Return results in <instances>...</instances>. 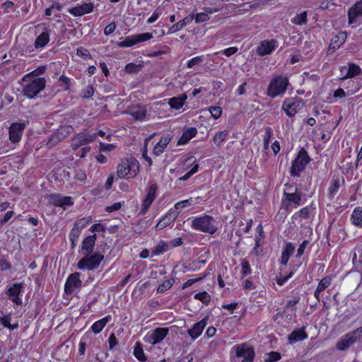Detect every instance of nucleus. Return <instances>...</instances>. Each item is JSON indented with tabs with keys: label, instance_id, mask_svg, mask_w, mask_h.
<instances>
[{
	"label": "nucleus",
	"instance_id": "nucleus-1",
	"mask_svg": "<svg viewBox=\"0 0 362 362\" xmlns=\"http://www.w3.org/2000/svg\"><path fill=\"white\" fill-rule=\"evenodd\" d=\"M30 78V74L23 76V81L27 83L23 86L22 93L27 98L32 99L45 88L46 80L40 77L29 81Z\"/></svg>",
	"mask_w": 362,
	"mask_h": 362
},
{
	"label": "nucleus",
	"instance_id": "nucleus-2",
	"mask_svg": "<svg viewBox=\"0 0 362 362\" xmlns=\"http://www.w3.org/2000/svg\"><path fill=\"white\" fill-rule=\"evenodd\" d=\"M139 164L133 158L122 160L117 169V175L119 178H132L139 173Z\"/></svg>",
	"mask_w": 362,
	"mask_h": 362
},
{
	"label": "nucleus",
	"instance_id": "nucleus-3",
	"mask_svg": "<svg viewBox=\"0 0 362 362\" xmlns=\"http://www.w3.org/2000/svg\"><path fill=\"white\" fill-rule=\"evenodd\" d=\"M192 226L196 230L209 234H214L217 230L214 224L213 217L207 215L194 218L192 221Z\"/></svg>",
	"mask_w": 362,
	"mask_h": 362
},
{
	"label": "nucleus",
	"instance_id": "nucleus-4",
	"mask_svg": "<svg viewBox=\"0 0 362 362\" xmlns=\"http://www.w3.org/2000/svg\"><path fill=\"white\" fill-rule=\"evenodd\" d=\"M361 338L362 327H360L344 335L341 339L337 341L336 347L339 350L344 351Z\"/></svg>",
	"mask_w": 362,
	"mask_h": 362
},
{
	"label": "nucleus",
	"instance_id": "nucleus-5",
	"mask_svg": "<svg viewBox=\"0 0 362 362\" xmlns=\"http://www.w3.org/2000/svg\"><path fill=\"white\" fill-rule=\"evenodd\" d=\"M288 80L286 77L279 76L274 78L267 88V95L274 98L284 93L288 86Z\"/></svg>",
	"mask_w": 362,
	"mask_h": 362
},
{
	"label": "nucleus",
	"instance_id": "nucleus-6",
	"mask_svg": "<svg viewBox=\"0 0 362 362\" xmlns=\"http://www.w3.org/2000/svg\"><path fill=\"white\" fill-rule=\"evenodd\" d=\"M104 259V255L100 253L84 255V257L78 262L79 269L93 270L98 268Z\"/></svg>",
	"mask_w": 362,
	"mask_h": 362
},
{
	"label": "nucleus",
	"instance_id": "nucleus-7",
	"mask_svg": "<svg viewBox=\"0 0 362 362\" xmlns=\"http://www.w3.org/2000/svg\"><path fill=\"white\" fill-rule=\"evenodd\" d=\"M310 162V157L307 152L303 148L301 149L297 157L292 163L291 168V175L293 177H298L300 172H302L307 164Z\"/></svg>",
	"mask_w": 362,
	"mask_h": 362
},
{
	"label": "nucleus",
	"instance_id": "nucleus-8",
	"mask_svg": "<svg viewBox=\"0 0 362 362\" xmlns=\"http://www.w3.org/2000/svg\"><path fill=\"white\" fill-rule=\"evenodd\" d=\"M168 333V328L158 327L147 334L144 337V341L152 345L161 342Z\"/></svg>",
	"mask_w": 362,
	"mask_h": 362
},
{
	"label": "nucleus",
	"instance_id": "nucleus-9",
	"mask_svg": "<svg viewBox=\"0 0 362 362\" xmlns=\"http://www.w3.org/2000/svg\"><path fill=\"white\" fill-rule=\"evenodd\" d=\"M153 37L150 33H144L139 35H131L125 37L124 40L119 43L121 47H132L139 42L147 41Z\"/></svg>",
	"mask_w": 362,
	"mask_h": 362
},
{
	"label": "nucleus",
	"instance_id": "nucleus-10",
	"mask_svg": "<svg viewBox=\"0 0 362 362\" xmlns=\"http://www.w3.org/2000/svg\"><path fill=\"white\" fill-rule=\"evenodd\" d=\"M235 354L237 357L243 358L242 362H252L255 352L252 348L246 344L237 345L235 347Z\"/></svg>",
	"mask_w": 362,
	"mask_h": 362
},
{
	"label": "nucleus",
	"instance_id": "nucleus-11",
	"mask_svg": "<svg viewBox=\"0 0 362 362\" xmlns=\"http://www.w3.org/2000/svg\"><path fill=\"white\" fill-rule=\"evenodd\" d=\"M96 138L97 136L95 134H88L86 133H79L74 137L71 146L73 149L76 150L80 146H84L95 141Z\"/></svg>",
	"mask_w": 362,
	"mask_h": 362
},
{
	"label": "nucleus",
	"instance_id": "nucleus-12",
	"mask_svg": "<svg viewBox=\"0 0 362 362\" xmlns=\"http://www.w3.org/2000/svg\"><path fill=\"white\" fill-rule=\"evenodd\" d=\"M361 71L359 66L355 64H349L340 68V78L342 80L352 78L360 74Z\"/></svg>",
	"mask_w": 362,
	"mask_h": 362
},
{
	"label": "nucleus",
	"instance_id": "nucleus-13",
	"mask_svg": "<svg viewBox=\"0 0 362 362\" xmlns=\"http://www.w3.org/2000/svg\"><path fill=\"white\" fill-rule=\"evenodd\" d=\"M25 127V124L21 122H14L9 127V139L13 142H18L22 136V133Z\"/></svg>",
	"mask_w": 362,
	"mask_h": 362
},
{
	"label": "nucleus",
	"instance_id": "nucleus-14",
	"mask_svg": "<svg viewBox=\"0 0 362 362\" xmlns=\"http://www.w3.org/2000/svg\"><path fill=\"white\" fill-rule=\"evenodd\" d=\"M79 276L80 274L77 272L71 274L69 276L64 286V291L66 293H71L76 288L81 287V281L79 279Z\"/></svg>",
	"mask_w": 362,
	"mask_h": 362
},
{
	"label": "nucleus",
	"instance_id": "nucleus-15",
	"mask_svg": "<svg viewBox=\"0 0 362 362\" xmlns=\"http://www.w3.org/2000/svg\"><path fill=\"white\" fill-rule=\"evenodd\" d=\"M348 15L349 24L358 21L359 18L362 16V0L356 3L349 8Z\"/></svg>",
	"mask_w": 362,
	"mask_h": 362
},
{
	"label": "nucleus",
	"instance_id": "nucleus-16",
	"mask_svg": "<svg viewBox=\"0 0 362 362\" xmlns=\"http://www.w3.org/2000/svg\"><path fill=\"white\" fill-rule=\"evenodd\" d=\"M300 105V102L294 101L293 99H288L284 103L282 108L288 117H293L297 113Z\"/></svg>",
	"mask_w": 362,
	"mask_h": 362
},
{
	"label": "nucleus",
	"instance_id": "nucleus-17",
	"mask_svg": "<svg viewBox=\"0 0 362 362\" xmlns=\"http://www.w3.org/2000/svg\"><path fill=\"white\" fill-rule=\"evenodd\" d=\"M179 211H173L169 212L157 223L156 226V230H160L170 225L173 221L176 219L179 214Z\"/></svg>",
	"mask_w": 362,
	"mask_h": 362
},
{
	"label": "nucleus",
	"instance_id": "nucleus-18",
	"mask_svg": "<svg viewBox=\"0 0 362 362\" xmlns=\"http://www.w3.org/2000/svg\"><path fill=\"white\" fill-rule=\"evenodd\" d=\"M156 185H152L141 206V213L145 214L156 198Z\"/></svg>",
	"mask_w": 362,
	"mask_h": 362
},
{
	"label": "nucleus",
	"instance_id": "nucleus-19",
	"mask_svg": "<svg viewBox=\"0 0 362 362\" xmlns=\"http://www.w3.org/2000/svg\"><path fill=\"white\" fill-rule=\"evenodd\" d=\"M93 9V5L91 3H86L80 6L71 8L69 12L74 16H81L90 13Z\"/></svg>",
	"mask_w": 362,
	"mask_h": 362
},
{
	"label": "nucleus",
	"instance_id": "nucleus-20",
	"mask_svg": "<svg viewBox=\"0 0 362 362\" xmlns=\"http://www.w3.org/2000/svg\"><path fill=\"white\" fill-rule=\"evenodd\" d=\"M96 240V235L86 237L82 243L81 251L83 255H90L93 252Z\"/></svg>",
	"mask_w": 362,
	"mask_h": 362
},
{
	"label": "nucleus",
	"instance_id": "nucleus-21",
	"mask_svg": "<svg viewBox=\"0 0 362 362\" xmlns=\"http://www.w3.org/2000/svg\"><path fill=\"white\" fill-rule=\"evenodd\" d=\"M276 47V41L275 40H271V41H263L260 45L257 47V53L261 55H267L270 54L275 48Z\"/></svg>",
	"mask_w": 362,
	"mask_h": 362
},
{
	"label": "nucleus",
	"instance_id": "nucleus-22",
	"mask_svg": "<svg viewBox=\"0 0 362 362\" xmlns=\"http://www.w3.org/2000/svg\"><path fill=\"white\" fill-rule=\"evenodd\" d=\"M347 35L346 32L339 33L337 35L333 37L331 40L329 50H336L346 41Z\"/></svg>",
	"mask_w": 362,
	"mask_h": 362
},
{
	"label": "nucleus",
	"instance_id": "nucleus-23",
	"mask_svg": "<svg viewBox=\"0 0 362 362\" xmlns=\"http://www.w3.org/2000/svg\"><path fill=\"white\" fill-rule=\"evenodd\" d=\"M128 113L136 120L142 121L146 117V110L142 106H134L128 111Z\"/></svg>",
	"mask_w": 362,
	"mask_h": 362
},
{
	"label": "nucleus",
	"instance_id": "nucleus-24",
	"mask_svg": "<svg viewBox=\"0 0 362 362\" xmlns=\"http://www.w3.org/2000/svg\"><path fill=\"white\" fill-rule=\"evenodd\" d=\"M22 288V284H14L13 286L8 289V295L12 298V300L17 305L22 303L21 300L18 298Z\"/></svg>",
	"mask_w": 362,
	"mask_h": 362
},
{
	"label": "nucleus",
	"instance_id": "nucleus-25",
	"mask_svg": "<svg viewBox=\"0 0 362 362\" xmlns=\"http://www.w3.org/2000/svg\"><path fill=\"white\" fill-rule=\"evenodd\" d=\"M206 325V320L204 319L196 323L192 329L188 330V334L192 337V339H196L202 333V331Z\"/></svg>",
	"mask_w": 362,
	"mask_h": 362
},
{
	"label": "nucleus",
	"instance_id": "nucleus-26",
	"mask_svg": "<svg viewBox=\"0 0 362 362\" xmlns=\"http://www.w3.org/2000/svg\"><path fill=\"white\" fill-rule=\"evenodd\" d=\"M170 141V138L168 136H162L158 143L153 148V155L158 156L163 153L164 149L166 148Z\"/></svg>",
	"mask_w": 362,
	"mask_h": 362
},
{
	"label": "nucleus",
	"instance_id": "nucleus-27",
	"mask_svg": "<svg viewBox=\"0 0 362 362\" xmlns=\"http://www.w3.org/2000/svg\"><path fill=\"white\" fill-rule=\"evenodd\" d=\"M308 337L307 334L303 329L293 330L288 336V340L291 343L303 341Z\"/></svg>",
	"mask_w": 362,
	"mask_h": 362
},
{
	"label": "nucleus",
	"instance_id": "nucleus-28",
	"mask_svg": "<svg viewBox=\"0 0 362 362\" xmlns=\"http://www.w3.org/2000/svg\"><path fill=\"white\" fill-rule=\"evenodd\" d=\"M197 133V131L195 128H189L186 130L179 139L177 144L182 145L187 143L192 138H193Z\"/></svg>",
	"mask_w": 362,
	"mask_h": 362
},
{
	"label": "nucleus",
	"instance_id": "nucleus-29",
	"mask_svg": "<svg viewBox=\"0 0 362 362\" xmlns=\"http://www.w3.org/2000/svg\"><path fill=\"white\" fill-rule=\"evenodd\" d=\"M351 223L358 227H362V207H356L353 211L351 217Z\"/></svg>",
	"mask_w": 362,
	"mask_h": 362
},
{
	"label": "nucleus",
	"instance_id": "nucleus-30",
	"mask_svg": "<svg viewBox=\"0 0 362 362\" xmlns=\"http://www.w3.org/2000/svg\"><path fill=\"white\" fill-rule=\"evenodd\" d=\"M49 41V35L48 33H42L36 39L34 43L36 49L44 47Z\"/></svg>",
	"mask_w": 362,
	"mask_h": 362
},
{
	"label": "nucleus",
	"instance_id": "nucleus-31",
	"mask_svg": "<svg viewBox=\"0 0 362 362\" xmlns=\"http://www.w3.org/2000/svg\"><path fill=\"white\" fill-rule=\"evenodd\" d=\"M295 247L292 243H287L285 247V250L283 251L281 255V263L286 265L289 259L290 256L293 253Z\"/></svg>",
	"mask_w": 362,
	"mask_h": 362
},
{
	"label": "nucleus",
	"instance_id": "nucleus-32",
	"mask_svg": "<svg viewBox=\"0 0 362 362\" xmlns=\"http://www.w3.org/2000/svg\"><path fill=\"white\" fill-rule=\"evenodd\" d=\"M110 316H106L105 317L95 322L92 325V331L95 334H98L100 332L104 327L107 325V323L110 321Z\"/></svg>",
	"mask_w": 362,
	"mask_h": 362
},
{
	"label": "nucleus",
	"instance_id": "nucleus-33",
	"mask_svg": "<svg viewBox=\"0 0 362 362\" xmlns=\"http://www.w3.org/2000/svg\"><path fill=\"white\" fill-rule=\"evenodd\" d=\"M186 98H187V96L185 95H184L182 97H180V98H177V97L173 98L170 99L169 105H170V107L172 108L179 110L183 106Z\"/></svg>",
	"mask_w": 362,
	"mask_h": 362
},
{
	"label": "nucleus",
	"instance_id": "nucleus-34",
	"mask_svg": "<svg viewBox=\"0 0 362 362\" xmlns=\"http://www.w3.org/2000/svg\"><path fill=\"white\" fill-rule=\"evenodd\" d=\"M228 134V132L227 130H223L216 133L214 136V144L221 147L222 144L225 141Z\"/></svg>",
	"mask_w": 362,
	"mask_h": 362
},
{
	"label": "nucleus",
	"instance_id": "nucleus-35",
	"mask_svg": "<svg viewBox=\"0 0 362 362\" xmlns=\"http://www.w3.org/2000/svg\"><path fill=\"white\" fill-rule=\"evenodd\" d=\"M169 249L170 245L168 243L160 241L153 250L152 255L156 256L168 251Z\"/></svg>",
	"mask_w": 362,
	"mask_h": 362
},
{
	"label": "nucleus",
	"instance_id": "nucleus-36",
	"mask_svg": "<svg viewBox=\"0 0 362 362\" xmlns=\"http://www.w3.org/2000/svg\"><path fill=\"white\" fill-rule=\"evenodd\" d=\"M192 19L191 18H185L180 21H178L177 23L174 24L170 29H169V32L170 33H175L181 29H182L185 25H187L190 20Z\"/></svg>",
	"mask_w": 362,
	"mask_h": 362
},
{
	"label": "nucleus",
	"instance_id": "nucleus-37",
	"mask_svg": "<svg viewBox=\"0 0 362 362\" xmlns=\"http://www.w3.org/2000/svg\"><path fill=\"white\" fill-rule=\"evenodd\" d=\"M134 354L139 361L141 362L146 361V357L145 356L142 346L139 343H136L134 348Z\"/></svg>",
	"mask_w": 362,
	"mask_h": 362
},
{
	"label": "nucleus",
	"instance_id": "nucleus-38",
	"mask_svg": "<svg viewBox=\"0 0 362 362\" xmlns=\"http://www.w3.org/2000/svg\"><path fill=\"white\" fill-rule=\"evenodd\" d=\"M292 23L296 25H304L307 22V12L303 11L296 16L292 20Z\"/></svg>",
	"mask_w": 362,
	"mask_h": 362
},
{
	"label": "nucleus",
	"instance_id": "nucleus-39",
	"mask_svg": "<svg viewBox=\"0 0 362 362\" xmlns=\"http://www.w3.org/2000/svg\"><path fill=\"white\" fill-rule=\"evenodd\" d=\"M0 321H1V324L3 325V326H4L5 327H7L11 330L16 329L18 327V324L11 325L10 323L11 316L9 315L1 317Z\"/></svg>",
	"mask_w": 362,
	"mask_h": 362
},
{
	"label": "nucleus",
	"instance_id": "nucleus-40",
	"mask_svg": "<svg viewBox=\"0 0 362 362\" xmlns=\"http://www.w3.org/2000/svg\"><path fill=\"white\" fill-rule=\"evenodd\" d=\"M61 135H59V134L56 132L54 134H53L49 139V141H47V145L49 147V148H52L54 146H56L57 144H59L62 140H63V139L62 137H60Z\"/></svg>",
	"mask_w": 362,
	"mask_h": 362
},
{
	"label": "nucleus",
	"instance_id": "nucleus-41",
	"mask_svg": "<svg viewBox=\"0 0 362 362\" xmlns=\"http://www.w3.org/2000/svg\"><path fill=\"white\" fill-rule=\"evenodd\" d=\"M332 282V278L330 276H325L321 279L317 287V291H322L328 288Z\"/></svg>",
	"mask_w": 362,
	"mask_h": 362
},
{
	"label": "nucleus",
	"instance_id": "nucleus-42",
	"mask_svg": "<svg viewBox=\"0 0 362 362\" xmlns=\"http://www.w3.org/2000/svg\"><path fill=\"white\" fill-rule=\"evenodd\" d=\"M73 127L70 125L61 127L57 132L61 135L63 139L73 132Z\"/></svg>",
	"mask_w": 362,
	"mask_h": 362
},
{
	"label": "nucleus",
	"instance_id": "nucleus-43",
	"mask_svg": "<svg viewBox=\"0 0 362 362\" xmlns=\"http://www.w3.org/2000/svg\"><path fill=\"white\" fill-rule=\"evenodd\" d=\"M272 135V129L271 127H267L265 128V134L264 135V149H269V140Z\"/></svg>",
	"mask_w": 362,
	"mask_h": 362
},
{
	"label": "nucleus",
	"instance_id": "nucleus-44",
	"mask_svg": "<svg viewBox=\"0 0 362 362\" xmlns=\"http://www.w3.org/2000/svg\"><path fill=\"white\" fill-rule=\"evenodd\" d=\"M209 111L210 112L211 116L214 119H218L222 114V108L219 106H212L209 108Z\"/></svg>",
	"mask_w": 362,
	"mask_h": 362
},
{
	"label": "nucleus",
	"instance_id": "nucleus-45",
	"mask_svg": "<svg viewBox=\"0 0 362 362\" xmlns=\"http://www.w3.org/2000/svg\"><path fill=\"white\" fill-rule=\"evenodd\" d=\"M194 298L201 300L204 303H208L211 297L206 291H203L195 294Z\"/></svg>",
	"mask_w": 362,
	"mask_h": 362
},
{
	"label": "nucleus",
	"instance_id": "nucleus-46",
	"mask_svg": "<svg viewBox=\"0 0 362 362\" xmlns=\"http://www.w3.org/2000/svg\"><path fill=\"white\" fill-rule=\"evenodd\" d=\"M280 358L281 355L278 352L272 351L266 356L264 362H274L279 360Z\"/></svg>",
	"mask_w": 362,
	"mask_h": 362
},
{
	"label": "nucleus",
	"instance_id": "nucleus-47",
	"mask_svg": "<svg viewBox=\"0 0 362 362\" xmlns=\"http://www.w3.org/2000/svg\"><path fill=\"white\" fill-rule=\"evenodd\" d=\"M285 194L286 195V198L289 202H293L297 205L300 204L301 198L299 194H297L295 193H291V194L286 193Z\"/></svg>",
	"mask_w": 362,
	"mask_h": 362
},
{
	"label": "nucleus",
	"instance_id": "nucleus-48",
	"mask_svg": "<svg viewBox=\"0 0 362 362\" xmlns=\"http://www.w3.org/2000/svg\"><path fill=\"white\" fill-rule=\"evenodd\" d=\"M81 234V229L78 226V223H76L74 227L72 228L70 233V239L77 240L78 238Z\"/></svg>",
	"mask_w": 362,
	"mask_h": 362
},
{
	"label": "nucleus",
	"instance_id": "nucleus-49",
	"mask_svg": "<svg viewBox=\"0 0 362 362\" xmlns=\"http://www.w3.org/2000/svg\"><path fill=\"white\" fill-rule=\"evenodd\" d=\"M140 65H136L135 64L130 63L126 65L124 69L126 72L131 74L138 72L140 70Z\"/></svg>",
	"mask_w": 362,
	"mask_h": 362
},
{
	"label": "nucleus",
	"instance_id": "nucleus-50",
	"mask_svg": "<svg viewBox=\"0 0 362 362\" xmlns=\"http://www.w3.org/2000/svg\"><path fill=\"white\" fill-rule=\"evenodd\" d=\"M199 168V164L195 163L193 168L187 172L184 176L180 178V180H188L192 175L197 172Z\"/></svg>",
	"mask_w": 362,
	"mask_h": 362
},
{
	"label": "nucleus",
	"instance_id": "nucleus-51",
	"mask_svg": "<svg viewBox=\"0 0 362 362\" xmlns=\"http://www.w3.org/2000/svg\"><path fill=\"white\" fill-rule=\"evenodd\" d=\"M209 19V16L208 13H206L204 12L203 13H199L195 16V22L197 23H202L208 21Z\"/></svg>",
	"mask_w": 362,
	"mask_h": 362
},
{
	"label": "nucleus",
	"instance_id": "nucleus-52",
	"mask_svg": "<svg viewBox=\"0 0 362 362\" xmlns=\"http://www.w3.org/2000/svg\"><path fill=\"white\" fill-rule=\"evenodd\" d=\"M310 215V209L305 207L301 209L297 214L294 215L295 217H301L303 218H308Z\"/></svg>",
	"mask_w": 362,
	"mask_h": 362
},
{
	"label": "nucleus",
	"instance_id": "nucleus-53",
	"mask_svg": "<svg viewBox=\"0 0 362 362\" xmlns=\"http://www.w3.org/2000/svg\"><path fill=\"white\" fill-rule=\"evenodd\" d=\"M192 202V198H190L189 199L182 200L181 202H177L175 204V209L176 210H180L182 208H184L187 206L190 205L191 202Z\"/></svg>",
	"mask_w": 362,
	"mask_h": 362
},
{
	"label": "nucleus",
	"instance_id": "nucleus-54",
	"mask_svg": "<svg viewBox=\"0 0 362 362\" xmlns=\"http://www.w3.org/2000/svg\"><path fill=\"white\" fill-rule=\"evenodd\" d=\"M242 265V274L243 276H247L251 272V268L250 267L249 262L243 259L241 263Z\"/></svg>",
	"mask_w": 362,
	"mask_h": 362
},
{
	"label": "nucleus",
	"instance_id": "nucleus-55",
	"mask_svg": "<svg viewBox=\"0 0 362 362\" xmlns=\"http://www.w3.org/2000/svg\"><path fill=\"white\" fill-rule=\"evenodd\" d=\"M340 186V182L339 180H334L331 186L329 187V192L330 194H335Z\"/></svg>",
	"mask_w": 362,
	"mask_h": 362
},
{
	"label": "nucleus",
	"instance_id": "nucleus-56",
	"mask_svg": "<svg viewBox=\"0 0 362 362\" xmlns=\"http://www.w3.org/2000/svg\"><path fill=\"white\" fill-rule=\"evenodd\" d=\"M202 62L201 57H196L190 59L187 63L188 68H192L195 65L199 64Z\"/></svg>",
	"mask_w": 362,
	"mask_h": 362
},
{
	"label": "nucleus",
	"instance_id": "nucleus-57",
	"mask_svg": "<svg viewBox=\"0 0 362 362\" xmlns=\"http://www.w3.org/2000/svg\"><path fill=\"white\" fill-rule=\"evenodd\" d=\"M172 286V283L170 280L164 281L158 288V292H163L169 289Z\"/></svg>",
	"mask_w": 362,
	"mask_h": 362
},
{
	"label": "nucleus",
	"instance_id": "nucleus-58",
	"mask_svg": "<svg viewBox=\"0 0 362 362\" xmlns=\"http://www.w3.org/2000/svg\"><path fill=\"white\" fill-rule=\"evenodd\" d=\"M76 54L83 57L84 58L86 57H91L89 51L87 49L85 48H78L76 50Z\"/></svg>",
	"mask_w": 362,
	"mask_h": 362
},
{
	"label": "nucleus",
	"instance_id": "nucleus-59",
	"mask_svg": "<svg viewBox=\"0 0 362 362\" xmlns=\"http://www.w3.org/2000/svg\"><path fill=\"white\" fill-rule=\"evenodd\" d=\"M115 28H116V25L115 23H111L108 24L105 28V30H104L105 35H108L112 33L115 31Z\"/></svg>",
	"mask_w": 362,
	"mask_h": 362
},
{
	"label": "nucleus",
	"instance_id": "nucleus-60",
	"mask_svg": "<svg viewBox=\"0 0 362 362\" xmlns=\"http://www.w3.org/2000/svg\"><path fill=\"white\" fill-rule=\"evenodd\" d=\"M205 277V275H204L203 276H200V277H198V278H196L194 279H189L188 281H187L182 286V288H185L187 287H189L191 285H192L195 282H197V281H199L201 280H202Z\"/></svg>",
	"mask_w": 362,
	"mask_h": 362
},
{
	"label": "nucleus",
	"instance_id": "nucleus-61",
	"mask_svg": "<svg viewBox=\"0 0 362 362\" xmlns=\"http://www.w3.org/2000/svg\"><path fill=\"white\" fill-rule=\"evenodd\" d=\"M237 52H238V48L237 47H229V48H227V49H224L223 54L226 57H230L231 55L234 54Z\"/></svg>",
	"mask_w": 362,
	"mask_h": 362
},
{
	"label": "nucleus",
	"instance_id": "nucleus-62",
	"mask_svg": "<svg viewBox=\"0 0 362 362\" xmlns=\"http://www.w3.org/2000/svg\"><path fill=\"white\" fill-rule=\"evenodd\" d=\"M62 202H57V205L59 206H63L66 205H71L72 204L71 202V198L69 197H62Z\"/></svg>",
	"mask_w": 362,
	"mask_h": 362
},
{
	"label": "nucleus",
	"instance_id": "nucleus-63",
	"mask_svg": "<svg viewBox=\"0 0 362 362\" xmlns=\"http://www.w3.org/2000/svg\"><path fill=\"white\" fill-rule=\"evenodd\" d=\"M121 203L115 202L112 206H107L106 210L109 212H112L119 210L121 208Z\"/></svg>",
	"mask_w": 362,
	"mask_h": 362
},
{
	"label": "nucleus",
	"instance_id": "nucleus-64",
	"mask_svg": "<svg viewBox=\"0 0 362 362\" xmlns=\"http://www.w3.org/2000/svg\"><path fill=\"white\" fill-rule=\"evenodd\" d=\"M182 244V238H177L173 240H171L170 242V247H177V246H180Z\"/></svg>",
	"mask_w": 362,
	"mask_h": 362
}]
</instances>
